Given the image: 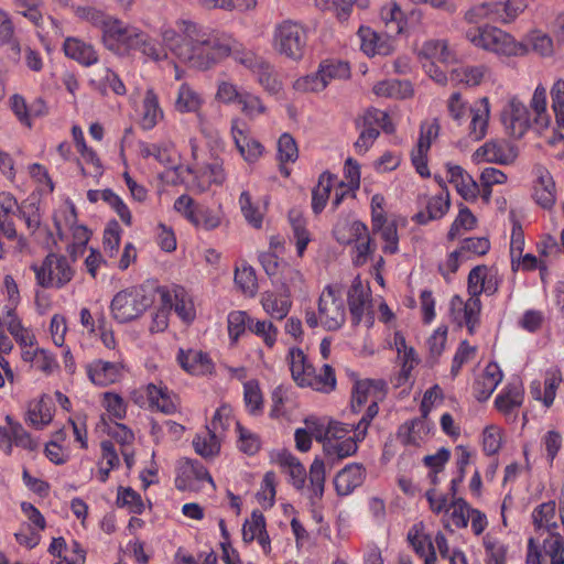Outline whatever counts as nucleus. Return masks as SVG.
Returning <instances> with one entry per match:
<instances>
[{"mask_svg":"<svg viewBox=\"0 0 564 564\" xmlns=\"http://www.w3.org/2000/svg\"><path fill=\"white\" fill-rule=\"evenodd\" d=\"M162 40L181 62L197 69H208L225 57L232 56L236 61L250 68L259 83L272 94L281 89L273 67L263 58L246 51L242 44L230 36H216L204 32L194 23H185L183 34L172 29L162 32Z\"/></svg>","mask_w":564,"mask_h":564,"instance_id":"obj_1","label":"nucleus"},{"mask_svg":"<svg viewBox=\"0 0 564 564\" xmlns=\"http://www.w3.org/2000/svg\"><path fill=\"white\" fill-rule=\"evenodd\" d=\"M45 248L48 250V253L42 264L31 265V269L35 273L37 284L45 289L63 288L72 281L74 271L68 264L66 257L56 252L59 250L57 240L53 237V232L48 228H46Z\"/></svg>","mask_w":564,"mask_h":564,"instance_id":"obj_2","label":"nucleus"},{"mask_svg":"<svg viewBox=\"0 0 564 564\" xmlns=\"http://www.w3.org/2000/svg\"><path fill=\"white\" fill-rule=\"evenodd\" d=\"M466 37L475 46L506 56H522L528 53V47L514 41L507 32L495 26L470 28Z\"/></svg>","mask_w":564,"mask_h":564,"instance_id":"obj_3","label":"nucleus"},{"mask_svg":"<svg viewBox=\"0 0 564 564\" xmlns=\"http://www.w3.org/2000/svg\"><path fill=\"white\" fill-rule=\"evenodd\" d=\"M152 303V295L147 294L143 288L132 286L118 292L110 307L118 322L127 323L141 316Z\"/></svg>","mask_w":564,"mask_h":564,"instance_id":"obj_4","label":"nucleus"},{"mask_svg":"<svg viewBox=\"0 0 564 564\" xmlns=\"http://www.w3.org/2000/svg\"><path fill=\"white\" fill-rule=\"evenodd\" d=\"M307 42L305 29L293 21H283L275 30L274 44L278 52L288 58L299 61L303 57Z\"/></svg>","mask_w":564,"mask_h":564,"instance_id":"obj_5","label":"nucleus"},{"mask_svg":"<svg viewBox=\"0 0 564 564\" xmlns=\"http://www.w3.org/2000/svg\"><path fill=\"white\" fill-rule=\"evenodd\" d=\"M139 32L138 28L112 17L102 31L101 41L107 50L124 55L130 53Z\"/></svg>","mask_w":564,"mask_h":564,"instance_id":"obj_6","label":"nucleus"},{"mask_svg":"<svg viewBox=\"0 0 564 564\" xmlns=\"http://www.w3.org/2000/svg\"><path fill=\"white\" fill-rule=\"evenodd\" d=\"M321 325L329 332L339 329L346 319L343 302L336 296L335 289L326 286L318 300Z\"/></svg>","mask_w":564,"mask_h":564,"instance_id":"obj_7","label":"nucleus"},{"mask_svg":"<svg viewBox=\"0 0 564 564\" xmlns=\"http://www.w3.org/2000/svg\"><path fill=\"white\" fill-rule=\"evenodd\" d=\"M384 198L380 194H376L371 198L372 230L381 232V238L386 241L382 248L383 252L393 254L398 251V230L394 221L384 225L387 221L384 213H377V208H382Z\"/></svg>","mask_w":564,"mask_h":564,"instance_id":"obj_8","label":"nucleus"},{"mask_svg":"<svg viewBox=\"0 0 564 564\" xmlns=\"http://www.w3.org/2000/svg\"><path fill=\"white\" fill-rule=\"evenodd\" d=\"M500 119L506 133L516 139H521L530 127L529 110L517 98H512L501 111Z\"/></svg>","mask_w":564,"mask_h":564,"instance_id":"obj_9","label":"nucleus"},{"mask_svg":"<svg viewBox=\"0 0 564 564\" xmlns=\"http://www.w3.org/2000/svg\"><path fill=\"white\" fill-rule=\"evenodd\" d=\"M475 155L487 162L507 165L518 158V148L505 139L490 140L477 149Z\"/></svg>","mask_w":564,"mask_h":564,"instance_id":"obj_10","label":"nucleus"},{"mask_svg":"<svg viewBox=\"0 0 564 564\" xmlns=\"http://www.w3.org/2000/svg\"><path fill=\"white\" fill-rule=\"evenodd\" d=\"M123 367L122 362H109L98 359L87 367V373L93 383L107 387L121 379Z\"/></svg>","mask_w":564,"mask_h":564,"instance_id":"obj_11","label":"nucleus"},{"mask_svg":"<svg viewBox=\"0 0 564 564\" xmlns=\"http://www.w3.org/2000/svg\"><path fill=\"white\" fill-rule=\"evenodd\" d=\"M366 477V468L362 464L352 463L345 466L335 477L334 485L337 495L347 496L359 487Z\"/></svg>","mask_w":564,"mask_h":564,"instance_id":"obj_12","label":"nucleus"},{"mask_svg":"<svg viewBox=\"0 0 564 564\" xmlns=\"http://www.w3.org/2000/svg\"><path fill=\"white\" fill-rule=\"evenodd\" d=\"M67 57L75 59L83 66H90L98 62V54L91 44L76 37H67L63 45Z\"/></svg>","mask_w":564,"mask_h":564,"instance_id":"obj_13","label":"nucleus"},{"mask_svg":"<svg viewBox=\"0 0 564 564\" xmlns=\"http://www.w3.org/2000/svg\"><path fill=\"white\" fill-rule=\"evenodd\" d=\"M177 360L181 367L192 375L212 373L214 369V364L212 362L210 358L203 351H184L181 349L177 356Z\"/></svg>","mask_w":564,"mask_h":564,"instance_id":"obj_14","label":"nucleus"},{"mask_svg":"<svg viewBox=\"0 0 564 564\" xmlns=\"http://www.w3.org/2000/svg\"><path fill=\"white\" fill-rule=\"evenodd\" d=\"M358 34L361 40V50L369 56L389 55L392 53L393 47L387 36L373 32L370 28L360 26Z\"/></svg>","mask_w":564,"mask_h":564,"instance_id":"obj_15","label":"nucleus"},{"mask_svg":"<svg viewBox=\"0 0 564 564\" xmlns=\"http://www.w3.org/2000/svg\"><path fill=\"white\" fill-rule=\"evenodd\" d=\"M90 84L101 94L107 95L111 89L116 95H124L126 86L119 76L109 67H98L93 72Z\"/></svg>","mask_w":564,"mask_h":564,"instance_id":"obj_16","label":"nucleus"},{"mask_svg":"<svg viewBox=\"0 0 564 564\" xmlns=\"http://www.w3.org/2000/svg\"><path fill=\"white\" fill-rule=\"evenodd\" d=\"M369 290H365L360 276L357 275L354 279L351 286L347 293V302L351 315V323L355 326L359 325L362 319L365 304L367 302Z\"/></svg>","mask_w":564,"mask_h":564,"instance_id":"obj_17","label":"nucleus"},{"mask_svg":"<svg viewBox=\"0 0 564 564\" xmlns=\"http://www.w3.org/2000/svg\"><path fill=\"white\" fill-rule=\"evenodd\" d=\"M534 199L544 209H551L556 200L555 183L550 172L540 170L534 187Z\"/></svg>","mask_w":564,"mask_h":564,"instance_id":"obj_18","label":"nucleus"},{"mask_svg":"<svg viewBox=\"0 0 564 564\" xmlns=\"http://www.w3.org/2000/svg\"><path fill=\"white\" fill-rule=\"evenodd\" d=\"M361 442L355 436L336 441L325 442L324 454L330 464H335L337 460L349 457L357 453V443Z\"/></svg>","mask_w":564,"mask_h":564,"instance_id":"obj_19","label":"nucleus"},{"mask_svg":"<svg viewBox=\"0 0 564 564\" xmlns=\"http://www.w3.org/2000/svg\"><path fill=\"white\" fill-rule=\"evenodd\" d=\"M523 402V387L520 381L510 382L505 392L496 398L495 404L498 411L507 414Z\"/></svg>","mask_w":564,"mask_h":564,"instance_id":"obj_20","label":"nucleus"},{"mask_svg":"<svg viewBox=\"0 0 564 564\" xmlns=\"http://www.w3.org/2000/svg\"><path fill=\"white\" fill-rule=\"evenodd\" d=\"M481 109H469L471 115V121L469 124V135L476 140H481L487 132L488 120H489V99L487 97H482L480 99Z\"/></svg>","mask_w":564,"mask_h":564,"instance_id":"obj_21","label":"nucleus"},{"mask_svg":"<svg viewBox=\"0 0 564 564\" xmlns=\"http://www.w3.org/2000/svg\"><path fill=\"white\" fill-rule=\"evenodd\" d=\"M335 175L328 171L323 172L318 177V184L312 191V209L318 215L326 206L332 191V182Z\"/></svg>","mask_w":564,"mask_h":564,"instance_id":"obj_22","label":"nucleus"},{"mask_svg":"<svg viewBox=\"0 0 564 564\" xmlns=\"http://www.w3.org/2000/svg\"><path fill=\"white\" fill-rule=\"evenodd\" d=\"M289 220L293 229L294 238L296 239L297 254L302 257L311 241L310 232L306 229V220L297 209H291L289 212Z\"/></svg>","mask_w":564,"mask_h":564,"instance_id":"obj_23","label":"nucleus"},{"mask_svg":"<svg viewBox=\"0 0 564 564\" xmlns=\"http://www.w3.org/2000/svg\"><path fill=\"white\" fill-rule=\"evenodd\" d=\"M162 116V110L159 106V99L153 89H148L143 99V115L141 124L143 129H152L158 118Z\"/></svg>","mask_w":564,"mask_h":564,"instance_id":"obj_24","label":"nucleus"},{"mask_svg":"<svg viewBox=\"0 0 564 564\" xmlns=\"http://www.w3.org/2000/svg\"><path fill=\"white\" fill-rule=\"evenodd\" d=\"M202 99L187 84L178 90L175 108L180 112H196L200 108Z\"/></svg>","mask_w":564,"mask_h":564,"instance_id":"obj_25","label":"nucleus"},{"mask_svg":"<svg viewBox=\"0 0 564 564\" xmlns=\"http://www.w3.org/2000/svg\"><path fill=\"white\" fill-rule=\"evenodd\" d=\"M148 395L151 406H156L159 411L165 414L175 412L176 406L169 397L166 389L158 388L155 384L150 383L148 386Z\"/></svg>","mask_w":564,"mask_h":564,"instance_id":"obj_26","label":"nucleus"},{"mask_svg":"<svg viewBox=\"0 0 564 564\" xmlns=\"http://www.w3.org/2000/svg\"><path fill=\"white\" fill-rule=\"evenodd\" d=\"M261 302L264 311L275 319H283L291 307V303L288 300L281 299L273 293L263 294Z\"/></svg>","mask_w":564,"mask_h":564,"instance_id":"obj_27","label":"nucleus"},{"mask_svg":"<svg viewBox=\"0 0 564 564\" xmlns=\"http://www.w3.org/2000/svg\"><path fill=\"white\" fill-rule=\"evenodd\" d=\"M235 283L245 294L253 296L258 291V280L254 269L249 265H243L241 269H236Z\"/></svg>","mask_w":564,"mask_h":564,"instance_id":"obj_28","label":"nucleus"},{"mask_svg":"<svg viewBox=\"0 0 564 564\" xmlns=\"http://www.w3.org/2000/svg\"><path fill=\"white\" fill-rule=\"evenodd\" d=\"M132 50H139L145 56L152 58L153 61H160L166 57V53L158 45L152 42L150 37L140 30L138 37L133 42Z\"/></svg>","mask_w":564,"mask_h":564,"instance_id":"obj_29","label":"nucleus"},{"mask_svg":"<svg viewBox=\"0 0 564 564\" xmlns=\"http://www.w3.org/2000/svg\"><path fill=\"white\" fill-rule=\"evenodd\" d=\"M327 82L321 70L296 79L293 84L295 90L301 93H318L326 88Z\"/></svg>","mask_w":564,"mask_h":564,"instance_id":"obj_30","label":"nucleus"},{"mask_svg":"<svg viewBox=\"0 0 564 564\" xmlns=\"http://www.w3.org/2000/svg\"><path fill=\"white\" fill-rule=\"evenodd\" d=\"M425 427V422L422 419H414L409 423H404L399 427L398 438L404 445H419L421 438L420 430Z\"/></svg>","mask_w":564,"mask_h":564,"instance_id":"obj_31","label":"nucleus"},{"mask_svg":"<svg viewBox=\"0 0 564 564\" xmlns=\"http://www.w3.org/2000/svg\"><path fill=\"white\" fill-rule=\"evenodd\" d=\"M278 159L280 163L295 162L299 158L296 141L290 133H283L278 141Z\"/></svg>","mask_w":564,"mask_h":564,"instance_id":"obj_32","label":"nucleus"},{"mask_svg":"<svg viewBox=\"0 0 564 564\" xmlns=\"http://www.w3.org/2000/svg\"><path fill=\"white\" fill-rule=\"evenodd\" d=\"M486 73L487 67L485 65H478L455 69L452 75L455 79L468 86H478L482 82Z\"/></svg>","mask_w":564,"mask_h":564,"instance_id":"obj_33","label":"nucleus"},{"mask_svg":"<svg viewBox=\"0 0 564 564\" xmlns=\"http://www.w3.org/2000/svg\"><path fill=\"white\" fill-rule=\"evenodd\" d=\"M319 70L327 84L330 79H348L350 77V66L343 61H327L319 65Z\"/></svg>","mask_w":564,"mask_h":564,"instance_id":"obj_34","label":"nucleus"},{"mask_svg":"<svg viewBox=\"0 0 564 564\" xmlns=\"http://www.w3.org/2000/svg\"><path fill=\"white\" fill-rule=\"evenodd\" d=\"M248 329L257 336L262 337L268 347H273L276 340L278 328L272 322L249 319Z\"/></svg>","mask_w":564,"mask_h":564,"instance_id":"obj_35","label":"nucleus"},{"mask_svg":"<svg viewBox=\"0 0 564 564\" xmlns=\"http://www.w3.org/2000/svg\"><path fill=\"white\" fill-rule=\"evenodd\" d=\"M75 13L82 20H85L91 25L99 28L101 31H104L112 18L111 15L94 7H78Z\"/></svg>","mask_w":564,"mask_h":564,"instance_id":"obj_36","label":"nucleus"},{"mask_svg":"<svg viewBox=\"0 0 564 564\" xmlns=\"http://www.w3.org/2000/svg\"><path fill=\"white\" fill-rule=\"evenodd\" d=\"M419 56L427 59H437L446 62L449 57L448 47L445 42L438 40H431L423 44Z\"/></svg>","mask_w":564,"mask_h":564,"instance_id":"obj_37","label":"nucleus"},{"mask_svg":"<svg viewBox=\"0 0 564 564\" xmlns=\"http://www.w3.org/2000/svg\"><path fill=\"white\" fill-rule=\"evenodd\" d=\"M117 505L119 507H129L130 511L135 514H141L144 509L141 496L130 487L119 488Z\"/></svg>","mask_w":564,"mask_h":564,"instance_id":"obj_38","label":"nucleus"},{"mask_svg":"<svg viewBox=\"0 0 564 564\" xmlns=\"http://www.w3.org/2000/svg\"><path fill=\"white\" fill-rule=\"evenodd\" d=\"M208 440L200 436L193 440L195 452L205 458L215 456L220 449L215 431H208Z\"/></svg>","mask_w":564,"mask_h":564,"instance_id":"obj_39","label":"nucleus"},{"mask_svg":"<svg viewBox=\"0 0 564 564\" xmlns=\"http://www.w3.org/2000/svg\"><path fill=\"white\" fill-rule=\"evenodd\" d=\"M447 339V327L441 326L438 327L433 335L427 339V346L430 351L431 365H435L437 362L438 357L442 355L445 344Z\"/></svg>","mask_w":564,"mask_h":564,"instance_id":"obj_40","label":"nucleus"},{"mask_svg":"<svg viewBox=\"0 0 564 564\" xmlns=\"http://www.w3.org/2000/svg\"><path fill=\"white\" fill-rule=\"evenodd\" d=\"M543 546L551 564H564V539L560 533H552L550 539L544 540Z\"/></svg>","mask_w":564,"mask_h":564,"instance_id":"obj_41","label":"nucleus"},{"mask_svg":"<svg viewBox=\"0 0 564 564\" xmlns=\"http://www.w3.org/2000/svg\"><path fill=\"white\" fill-rule=\"evenodd\" d=\"M245 402L249 408L251 414H257L261 411L263 399L262 393L257 381H248L243 384Z\"/></svg>","mask_w":564,"mask_h":564,"instance_id":"obj_42","label":"nucleus"},{"mask_svg":"<svg viewBox=\"0 0 564 564\" xmlns=\"http://www.w3.org/2000/svg\"><path fill=\"white\" fill-rule=\"evenodd\" d=\"M101 198L116 210L120 219L126 225H131L130 210L118 195H116L111 189L107 188L101 192Z\"/></svg>","mask_w":564,"mask_h":564,"instance_id":"obj_43","label":"nucleus"},{"mask_svg":"<svg viewBox=\"0 0 564 564\" xmlns=\"http://www.w3.org/2000/svg\"><path fill=\"white\" fill-rule=\"evenodd\" d=\"M250 317L246 312H231L228 315V332L232 341H237L239 336L245 333L248 327Z\"/></svg>","mask_w":564,"mask_h":564,"instance_id":"obj_44","label":"nucleus"},{"mask_svg":"<svg viewBox=\"0 0 564 564\" xmlns=\"http://www.w3.org/2000/svg\"><path fill=\"white\" fill-rule=\"evenodd\" d=\"M481 303L479 297H470L464 305V321L470 335L479 323Z\"/></svg>","mask_w":564,"mask_h":564,"instance_id":"obj_45","label":"nucleus"},{"mask_svg":"<svg viewBox=\"0 0 564 564\" xmlns=\"http://www.w3.org/2000/svg\"><path fill=\"white\" fill-rule=\"evenodd\" d=\"M449 206V193L446 191L445 195L441 194L430 198L426 212L430 214V218L441 219L448 212Z\"/></svg>","mask_w":564,"mask_h":564,"instance_id":"obj_46","label":"nucleus"},{"mask_svg":"<svg viewBox=\"0 0 564 564\" xmlns=\"http://www.w3.org/2000/svg\"><path fill=\"white\" fill-rule=\"evenodd\" d=\"M239 202L246 219L254 228H261L263 217L262 214L259 213L258 208L252 205L250 194L248 192H242Z\"/></svg>","mask_w":564,"mask_h":564,"instance_id":"obj_47","label":"nucleus"},{"mask_svg":"<svg viewBox=\"0 0 564 564\" xmlns=\"http://www.w3.org/2000/svg\"><path fill=\"white\" fill-rule=\"evenodd\" d=\"M163 308L158 311L153 317L150 330L152 333L163 332L167 327V310L166 306L172 308V296L167 291L161 293Z\"/></svg>","mask_w":564,"mask_h":564,"instance_id":"obj_48","label":"nucleus"},{"mask_svg":"<svg viewBox=\"0 0 564 564\" xmlns=\"http://www.w3.org/2000/svg\"><path fill=\"white\" fill-rule=\"evenodd\" d=\"M451 507L453 512L451 514L454 524L457 528H466L469 520V512L471 509L464 498H455L452 500Z\"/></svg>","mask_w":564,"mask_h":564,"instance_id":"obj_49","label":"nucleus"},{"mask_svg":"<svg viewBox=\"0 0 564 564\" xmlns=\"http://www.w3.org/2000/svg\"><path fill=\"white\" fill-rule=\"evenodd\" d=\"M175 303H172L175 313L186 323H191L195 318V308L191 300L185 297L184 292H176Z\"/></svg>","mask_w":564,"mask_h":564,"instance_id":"obj_50","label":"nucleus"},{"mask_svg":"<svg viewBox=\"0 0 564 564\" xmlns=\"http://www.w3.org/2000/svg\"><path fill=\"white\" fill-rule=\"evenodd\" d=\"M10 437L11 444L14 443L15 446H20L31 452L37 449V443L32 440L31 435L20 423L12 424V433H10Z\"/></svg>","mask_w":564,"mask_h":564,"instance_id":"obj_51","label":"nucleus"},{"mask_svg":"<svg viewBox=\"0 0 564 564\" xmlns=\"http://www.w3.org/2000/svg\"><path fill=\"white\" fill-rule=\"evenodd\" d=\"M8 330L21 346H33L35 336L23 327L20 319L8 321Z\"/></svg>","mask_w":564,"mask_h":564,"instance_id":"obj_52","label":"nucleus"},{"mask_svg":"<svg viewBox=\"0 0 564 564\" xmlns=\"http://www.w3.org/2000/svg\"><path fill=\"white\" fill-rule=\"evenodd\" d=\"M182 470L184 475L188 474L189 477L193 476L197 480H207L213 486V488H215V484L210 474L208 473L207 468L198 460L189 458L185 459Z\"/></svg>","mask_w":564,"mask_h":564,"instance_id":"obj_53","label":"nucleus"},{"mask_svg":"<svg viewBox=\"0 0 564 564\" xmlns=\"http://www.w3.org/2000/svg\"><path fill=\"white\" fill-rule=\"evenodd\" d=\"M237 430L239 432L240 449L248 455L256 454L260 449L259 437L247 431L239 422H237Z\"/></svg>","mask_w":564,"mask_h":564,"instance_id":"obj_54","label":"nucleus"},{"mask_svg":"<svg viewBox=\"0 0 564 564\" xmlns=\"http://www.w3.org/2000/svg\"><path fill=\"white\" fill-rule=\"evenodd\" d=\"M488 267L485 264L476 265L468 274L467 290L470 297H479V286L484 284L485 276L487 274Z\"/></svg>","mask_w":564,"mask_h":564,"instance_id":"obj_55","label":"nucleus"},{"mask_svg":"<svg viewBox=\"0 0 564 564\" xmlns=\"http://www.w3.org/2000/svg\"><path fill=\"white\" fill-rule=\"evenodd\" d=\"M488 19L492 21L510 22L517 17V12L509 13V1L487 2Z\"/></svg>","mask_w":564,"mask_h":564,"instance_id":"obj_56","label":"nucleus"},{"mask_svg":"<svg viewBox=\"0 0 564 564\" xmlns=\"http://www.w3.org/2000/svg\"><path fill=\"white\" fill-rule=\"evenodd\" d=\"M120 226L116 220H112L104 234V248L105 251L111 256L118 251L120 245Z\"/></svg>","mask_w":564,"mask_h":564,"instance_id":"obj_57","label":"nucleus"},{"mask_svg":"<svg viewBox=\"0 0 564 564\" xmlns=\"http://www.w3.org/2000/svg\"><path fill=\"white\" fill-rule=\"evenodd\" d=\"M188 219L197 227L205 229H213L219 225V219L216 216L210 215L208 210L197 208L196 210H189Z\"/></svg>","mask_w":564,"mask_h":564,"instance_id":"obj_58","label":"nucleus"},{"mask_svg":"<svg viewBox=\"0 0 564 564\" xmlns=\"http://www.w3.org/2000/svg\"><path fill=\"white\" fill-rule=\"evenodd\" d=\"M484 451L487 455H495L501 446L500 431L495 426H488L484 431Z\"/></svg>","mask_w":564,"mask_h":564,"instance_id":"obj_59","label":"nucleus"},{"mask_svg":"<svg viewBox=\"0 0 564 564\" xmlns=\"http://www.w3.org/2000/svg\"><path fill=\"white\" fill-rule=\"evenodd\" d=\"M369 383L364 382L362 380H357L354 384L352 392H351V411L354 413L360 412L361 408L365 405V403L368 400V390Z\"/></svg>","mask_w":564,"mask_h":564,"instance_id":"obj_60","label":"nucleus"},{"mask_svg":"<svg viewBox=\"0 0 564 564\" xmlns=\"http://www.w3.org/2000/svg\"><path fill=\"white\" fill-rule=\"evenodd\" d=\"M490 249V241L485 237H473L463 240L460 251L473 252L478 256L486 254Z\"/></svg>","mask_w":564,"mask_h":564,"instance_id":"obj_61","label":"nucleus"},{"mask_svg":"<svg viewBox=\"0 0 564 564\" xmlns=\"http://www.w3.org/2000/svg\"><path fill=\"white\" fill-rule=\"evenodd\" d=\"M107 411L116 419H123L126 416V403L123 399L112 392L104 394Z\"/></svg>","mask_w":564,"mask_h":564,"instance_id":"obj_62","label":"nucleus"},{"mask_svg":"<svg viewBox=\"0 0 564 564\" xmlns=\"http://www.w3.org/2000/svg\"><path fill=\"white\" fill-rule=\"evenodd\" d=\"M107 434L122 445V448L132 444L134 441L133 432L121 423H115L113 426H109Z\"/></svg>","mask_w":564,"mask_h":564,"instance_id":"obj_63","label":"nucleus"},{"mask_svg":"<svg viewBox=\"0 0 564 564\" xmlns=\"http://www.w3.org/2000/svg\"><path fill=\"white\" fill-rule=\"evenodd\" d=\"M447 110L449 116L460 124L469 109H467L466 104L462 101L460 93H454L448 99Z\"/></svg>","mask_w":564,"mask_h":564,"instance_id":"obj_64","label":"nucleus"}]
</instances>
